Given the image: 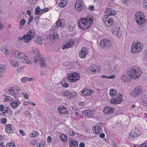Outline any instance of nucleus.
<instances>
[{"mask_svg": "<svg viewBox=\"0 0 147 147\" xmlns=\"http://www.w3.org/2000/svg\"><path fill=\"white\" fill-rule=\"evenodd\" d=\"M93 22V18L89 16H87L86 18H81L78 24L79 27L82 30H85L91 26Z\"/></svg>", "mask_w": 147, "mask_h": 147, "instance_id": "nucleus-1", "label": "nucleus"}, {"mask_svg": "<svg viewBox=\"0 0 147 147\" xmlns=\"http://www.w3.org/2000/svg\"><path fill=\"white\" fill-rule=\"evenodd\" d=\"M127 73L130 78L135 79L140 77L142 71L140 68L134 66L130 68Z\"/></svg>", "mask_w": 147, "mask_h": 147, "instance_id": "nucleus-2", "label": "nucleus"}, {"mask_svg": "<svg viewBox=\"0 0 147 147\" xmlns=\"http://www.w3.org/2000/svg\"><path fill=\"white\" fill-rule=\"evenodd\" d=\"M11 54L14 57L16 58L24 59L25 63L28 64H31L32 62L27 59V56L24 53L17 50H13L11 51Z\"/></svg>", "mask_w": 147, "mask_h": 147, "instance_id": "nucleus-3", "label": "nucleus"}, {"mask_svg": "<svg viewBox=\"0 0 147 147\" xmlns=\"http://www.w3.org/2000/svg\"><path fill=\"white\" fill-rule=\"evenodd\" d=\"M144 17L143 13L142 12H137L135 14V19L137 24L139 25H142L145 23Z\"/></svg>", "mask_w": 147, "mask_h": 147, "instance_id": "nucleus-4", "label": "nucleus"}, {"mask_svg": "<svg viewBox=\"0 0 147 147\" xmlns=\"http://www.w3.org/2000/svg\"><path fill=\"white\" fill-rule=\"evenodd\" d=\"M20 90V88L19 87L15 86L14 87L9 88L5 90L6 93L9 95L10 94L14 96L15 98L17 97V94Z\"/></svg>", "mask_w": 147, "mask_h": 147, "instance_id": "nucleus-5", "label": "nucleus"}, {"mask_svg": "<svg viewBox=\"0 0 147 147\" xmlns=\"http://www.w3.org/2000/svg\"><path fill=\"white\" fill-rule=\"evenodd\" d=\"M142 49L143 46L141 43H133L131 46V52L133 53L136 54L141 51Z\"/></svg>", "mask_w": 147, "mask_h": 147, "instance_id": "nucleus-6", "label": "nucleus"}, {"mask_svg": "<svg viewBox=\"0 0 147 147\" xmlns=\"http://www.w3.org/2000/svg\"><path fill=\"white\" fill-rule=\"evenodd\" d=\"M122 95L119 94L115 95L112 98H111L110 103L114 104H117L120 103L122 101Z\"/></svg>", "mask_w": 147, "mask_h": 147, "instance_id": "nucleus-7", "label": "nucleus"}, {"mask_svg": "<svg viewBox=\"0 0 147 147\" xmlns=\"http://www.w3.org/2000/svg\"><path fill=\"white\" fill-rule=\"evenodd\" d=\"M36 55V56L34 59V62L35 63L37 62L38 60L40 65L43 68L45 67L46 63L45 62L44 59L43 58L40 57L39 52L38 51H37Z\"/></svg>", "mask_w": 147, "mask_h": 147, "instance_id": "nucleus-8", "label": "nucleus"}, {"mask_svg": "<svg viewBox=\"0 0 147 147\" xmlns=\"http://www.w3.org/2000/svg\"><path fill=\"white\" fill-rule=\"evenodd\" d=\"M67 75V78L69 81L71 82H75L80 78L79 74L76 73L68 74Z\"/></svg>", "mask_w": 147, "mask_h": 147, "instance_id": "nucleus-9", "label": "nucleus"}, {"mask_svg": "<svg viewBox=\"0 0 147 147\" xmlns=\"http://www.w3.org/2000/svg\"><path fill=\"white\" fill-rule=\"evenodd\" d=\"M103 20L105 23L106 26L108 27L110 26L114 23L113 18H109L108 16L105 15L103 18Z\"/></svg>", "mask_w": 147, "mask_h": 147, "instance_id": "nucleus-10", "label": "nucleus"}, {"mask_svg": "<svg viewBox=\"0 0 147 147\" xmlns=\"http://www.w3.org/2000/svg\"><path fill=\"white\" fill-rule=\"evenodd\" d=\"M58 113L60 115L68 114V111L67 108L64 106H61L59 107L58 109Z\"/></svg>", "mask_w": 147, "mask_h": 147, "instance_id": "nucleus-11", "label": "nucleus"}, {"mask_svg": "<svg viewBox=\"0 0 147 147\" xmlns=\"http://www.w3.org/2000/svg\"><path fill=\"white\" fill-rule=\"evenodd\" d=\"M116 11L109 8H107L106 9L105 12V15L107 16H114L116 14Z\"/></svg>", "mask_w": 147, "mask_h": 147, "instance_id": "nucleus-12", "label": "nucleus"}, {"mask_svg": "<svg viewBox=\"0 0 147 147\" xmlns=\"http://www.w3.org/2000/svg\"><path fill=\"white\" fill-rule=\"evenodd\" d=\"M88 53V50L85 47H84L82 48L81 51L79 53V56L81 58H85Z\"/></svg>", "mask_w": 147, "mask_h": 147, "instance_id": "nucleus-13", "label": "nucleus"}, {"mask_svg": "<svg viewBox=\"0 0 147 147\" xmlns=\"http://www.w3.org/2000/svg\"><path fill=\"white\" fill-rule=\"evenodd\" d=\"M110 41L106 39L102 40L100 42V45L102 48H104L106 47H109L110 45Z\"/></svg>", "mask_w": 147, "mask_h": 147, "instance_id": "nucleus-14", "label": "nucleus"}, {"mask_svg": "<svg viewBox=\"0 0 147 147\" xmlns=\"http://www.w3.org/2000/svg\"><path fill=\"white\" fill-rule=\"evenodd\" d=\"M69 144L71 147L77 146L78 145V142L76 140H74L73 138H70L69 140Z\"/></svg>", "mask_w": 147, "mask_h": 147, "instance_id": "nucleus-15", "label": "nucleus"}, {"mask_svg": "<svg viewBox=\"0 0 147 147\" xmlns=\"http://www.w3.org/2000/svg\"><path fill=\"white\" fill-rule=\"evenodd\" d=\"M141 88V86L135 87L133 92V96H136L141 93L142 92Z\"/></svg>", "mask_w": 147, "mask_h": 147, "instance_id": "nucleus-16", "label": "nucleus"}, {"mask_svg": "<svg viewBox=\"0 0 147 147\" xmlns=\"http://www.w3.org/2000/svg\"><path fill=\"white\" fill-rule=\"evenodd\" d=\"M115 109L109 106H106L105 107L104 112L106 114L111 113L115 112Z\"/></svg>", "mask_w": 147, "mask_h": 147, "instance_id": "nucleus-17", "label": "nucleus"}, {"mask_svg": "<svg viewBox=\"0 0 147 147\" xmlns=\"http://www.w3.org/2000/svg\"><path fill=\"white\" fill-rule=\"evenodd\" d=\"M93 111L90 109L84 110L82 112L83 115L87 116L89 117H92L93 116Z\"/></svg>", "mask_w": 147, "mask_h": 147, "instance_id": "nucleus-18", "label": "nucleus"}, {"mask_svg": "<svg viewBox=\"0 0 147 147\" xmlns=\"http://www.w3.org/2000/svg\"><path fill=\"white\" fill-rule=\"evenodd\" d=\"M120 28L119 26L117 25L115 28L114 31H112V33L114 36H116L118 37H120L121 36V33L119 32V30Z\"/></svg>", "mask_w": 147, "mask_h": 147, "instance_id": "nucleus-19", "label": "nucleus"}, {"mask_svg": "<svg viewBox=\"0 0 147 147\" xmlns=\"http://www.w3.org/2000/svg\"><path fill=\"white\" fill-rule=\"evenodd\" d=\"M100 67L99 66H97L96 65H94L90 67V70L91 72H95L96 71H99L100 70Z\"/></svg>", "mask_w": 147, "mask_h": 147, "instance_id": "nucleus-20", "label": "nucleus"}, {"mask_svg": "<svg viewBox=\"0 0 147 147\" xmlns=\"http://www.w3.org/2000/svg\"><path fill=\"white\" fill-rule=\"evenodd\" d=\"M74 44V42L73 41H70L65 43L62 47L63 49H65L66 48H70Z\"/></svg>", "mask_w": 147, "mask_h": 147, "instance_id": "nucleus-21", "label": "nucleus"}, {"mask_svg": "<svg viewBox=\"0 0 147 147\" xmlns=\"http://www.w3.org/2000/svg\"><path fill=\"white\" fill-rule=\"evenodd\" d=\"M9 62L11 65L14 67H18L19 66V62L15 59H10Z\"/></svg>", "mask_w": 147, "mask_h": 147, "instance_id": "nucleus-22", "label": "nucleus"}, {"mask_svg": "<svg viewBox=\"0 0 147 147\" xmlns=\"http://www.w3.org/2000/svg\"><path fill=\"white\" fill-rule=\"evenodd\" d=\"M91 90L90 89L84 90L82 91L81 93L82 96H87L91 94Z\"/></svg>", "mask_w": 147, "mask_h": 147, "instance_id": "nucleus-23", "label": "nucleus"}, {"mask_svg": "<svg viewBox=\"0 0 147 147\" xmlns=\"http://www.w3.org/2000/svg\"><path fill=\"white\" fill-rule=\"evenodd\" d=\"M121 79L122 82L124 83H126L129 82L131 81L130 78L127 76H125V75H121Z\"/></svg>", "mask_w": 147, "mask_h": 147, "instance_id": "nucleus-24", "label": "nucleus"}, {"mask_svg": "<svg viewBox=\"0 0 147 147\" xmlns=\"http://www.w3.org/2000/svg\"><path fill=\"white\" fill-rule=\"evenodd\" d=\"M82 2H79V1H77L75 5V7L79 11H81L82 9Z\"/></svg>", "mask_w": 147, "mask_h": 147, "instance_id": "nucleus-25", "label": "nucleus"}, {"mask_svg": "<svg viewBox=\"0 0 147 147\" xmlns=\"http://www.w3.org/2000/svg\"><path fill=\"white\" fill-rule=\"evenodd\" d=\"M34 37H18V40H23L24 42L29 43L32 39Z\"/></svg>", "mask_w": 147, "mask_h": 147, "instance_id": "nucleus-26", "label": "nucleus"}, {"mask_svg": "<svg viewBox=\"0 0 147 147\" xmlns=\"http://www.w3.org/2000/svg\"><path fill=\"white\" fill-rule=\"evenodd\" d=\"M131 132L134 135L137 136V138L141 134V131L136 128L133 129Z\"/></svg>", "mask_w": 147, "mask_h": 147, "instance_id": "nucleus-27", "label": "nucleus"}, {"mask_svg": "<svg viewBox=\"0 0 147 147\" xmlns=\"http://www.w3.org/2000/svg\"><path fill=\"white\" fill-rule=\"evenodd\" d=\"M64 24L60 20H58L55 23V27L56 28H57L60 27H63Z\"/></svg>", "mask_w": 147, "mask_h": 147, "instance_id": "nucleus-28", "label": "nucleus"}, {"mask_svg": "<svg viewBox=\"0 0 147 147\" xmlns=\"http://www.w3.org/2000/svg\"><path fill=\"white\" fill-rule=\"evenodd\" d=\"M69 94L68 96H69L70 98H74L76 95V92L72 90L69 92Z\"/></svg>", "mask_w": 147, "mask_h": 147, "instance_id": "nucleus-29", "label": "nucleus"}, {"mask_svg": "<svg viewBox=\"0 0 147 147\" xmlns=\"http://www.w3.org/2000/svg\"><path fill=\"white\" fill-rule=\"evenodd\" d=\"M60 137L61 140L64 142H66L67 141V137L66 135L63 134H62L60 135Z\"/></svg>", "mask_w": 147, "mask_h": 147, "instance_id": "nucleus-30", "label": "nucleus"}, {"mask_svg": "<svg viewBox=\"0 0 147 147\" xmlns=\"http://www.w3.org/2000/svg\"><path fill=\"white\" fill-rule=\"evenodd\" d=\"M137 138V136L134 135L132 133L131 131L129 134V138L130 140L133 141L134 140V139Z\"/></svg>", "mask_w": 147, "mask_h": 147, "instance_id": "nucleus-31", "label": "nucleus"}, {"mask_svg": "<svg viewBox=\"0 0 147 147\" xmlns=\"http://www.w3.org/2000/svg\"><path fill=\"white\" fill-rule=\"evenodd\" d=\"M45 141L44 140L40 141L39 144L36 145V147H45Z\"/></svg>", "mask_w": 147, "mask_h": 147, "instance_id": "nucleus-32", "label": "nucleus"}, {"mask_svg": "<svg viewBox=\"0 0 147 147\" xmlns=\"http://www.w3.org/2000/svg\"><path fill=\"white\" fill-rule=\"evenodd\" d=\"M116 93V91L115 90L111 89L110 91L109 94L110 96H112L113 97L115 95H117Z\"/></svg>", "mask_w": 147, "mask_h": 147, "instance_id": "nucleus-33", "label": "nucleus"}, {"mask_svg": "<svg viewBox=\"0 0 147 147\" xmlns=\"http://www.w3.org/2000/svg\"><path fill=\"white\" fill-rule=\"evenodd\" d=\"M28 34H29V37H34L35 36L34 30L33 29H31L29 30Z\"/></svg>", "mask_w": 147, "mask_h": 147, "instance_id": "nucleus-34", "label": "nucleus"}, {"mask_svg": "<svg viewBox=\"0 0 147 147\" xmlns=\"http://www.w3.org/2000/svg\"><path fill=\"white\" fill-rule=\"evenodd\" d=\"M21 102L20 101H19L18 102L17 101H13L11 103V105L13 108L16 107L18 104H20Z\"/></svg>", "mask_w": 147, "mask_h": 147, "instance_id": "nucleus-35", "label": "nucleus"}, {"mask_svg": "<svg viewBox=\"0 0 147 147\" xmlns=\"http://www.w3.org/2000/svg\"><path fill=\"white\" fill-rule=\"evenodd\" d=\"M34 40L35 42L39 44H41L42 43V39L41 37H36Z\"/></svg>", "mask_w": 147, "mask_h": 147, "instance_id": "nucleus-36", "label": "nucleus"}, {"mask_svg": "<svg viewBox=\"0 0 147 147\" xmlns=\"http://www.w3.org/2000/svg\"><path fill=\"white\" fill-rule=\"evenodd\" d=\"M15 144V142L13 141L11 143H7L6 145V147H16V146Z\"/></svg>", "mask_w": 147, "mask_h": 147, "instance_id": "nucleus-37", "label": "nucleus"}, {"mask_svg": "<svg viewBox=\"0 0 147 147\" xmlns=\"http://www.w3.org/2000/svg\"><path fill=\"white\" fill-rule=\"evenodd\" d=\"M97 126L95 125L93 127L92 129L94 133L96 134H98L100 133V131H98V130L97 129Z\"/></svg>", "mask_w": 147, "mask_h": 147, "instance_id": "nucleus-38", "label": "nucleus"}, {"mask_svg": "<svg viewBox=\"0 0 147 147\" xmlns=\"http://www.w3.org/2000/svg\"><path fill=\"white\" fill-rule=\"evenodd\" d=\"M39 133L38 131H33L32 132L30 133V136L31 137H35Z\"/></svg>", "mask_w": 147, "mask_h": 147, "instance_id": "nucleus-39", "label": "nucleus"}, {"mask_svg": "<svg viewBox=\"0 0 147 147\" xmlns=\"http://www.w3.org/2000/svg\"><path fill=\"white\" fill-rule=\"evenodd\" d=\"M26 21L24 19H22L20 22V27L22 26V27L24 26V24L26 23Z\"/></svg>", "mask_w": 147, "mask_h": 147, "instance_id": "nucleus-40", "label": "nucleus"}, {"mask_svg": "<svg viewBox=\"0 0 147 147\" xmlns=\"http://www.w3.org/2000/svg\"><path fill=\"white\" fill-rule=\"evenodd\" d=\"M5 70V66L1 64H0V73L2 74V72Z\"/></svg>", "mask_w": 147, "mask_h": 147, "instance_id": "nucleus-41", "label": "nucleus"}, {"mask_svg": "<svg viewBox=\"0 0 147 147\" xmlns=\"http://www.w3.org/2000/svg\"><path fill=\"white\" fill-rule=\"evenodd\" d=\"M61 84L63 86L66 88H68L69 87V84L65 81L62 82Z\"/></svg>", "mask_w": 147, "mask_h": 147, "instance_id": "nucleus-42", "label": "nucleus"}, {"mask_svg": "<svg viewBox=\"0 0 147 147\" xmlns=\"http://www.w3.org/2000/svg\"><path fill=\"white\" fill-rule=\"evenodd\" d=\"M61 94L64 96H68L69 94V92L67 91H63L61 92Z\"/></svg>", "mask_w": 147, "mask_h": 147, "instance_id": "nucleus-43", "label": "nucleus"}, {"mask_svg": "<svg viewBox=\"0 0 147 147\" xmlns=\"http://www.w3.org/2000/svg\"><path fill=\"white\" fill-rule=\"evenodd\" d=\"M140 103L145 106H147V101L145 99H142L141 100Z\"/></svg>", "mask_w": 147, "mask_h": 147, "instance_id": "nucleus-44", "label": "nucleus"}, {"mask_svg": "<svg viewBox=\"0 0 147 147\" xmlns=\"http://www.w3.org/2000/svg\"><path fill=\"white\" fill-rule=\"evenodd\" d=\"M40 7L39 6H37L35 9V15H37L38 13H39V11L40 10Z\"/></svg>", "mask_w": 147, "mask_h": 147, "instance_id": "nucleus-45", "label": "nucleus"}, {"mask_svg": "<svg viewBox=\"0 0 147 147\" xmlns=\"http://www.w3.org/2000/svg\"><path fill=\"white\" fill-rule=\"evenodd\" d=\"M67 4L66 1L65 2H61V3L59 4V6L61 8L64 7Z\"/></svg>", "mask_w": 147, "mask_h": 147, "instance_id": "nucleus-46", "label": "nucleus"}, {"mask_svg": "<svg viewBox=\"0 0 147 147\" xmlns=\"http://www.w3.org/2000/svg\"><path fill=\"white\" fill-rule=\"evenodd\" d=\"M6 128L5 129V130L6 131H8V129H9L10 127H12V125L11 124H7L6 125Z\"/></svg>", "mask_w": 147, "mask_h": 147, "instance_id": "nucleus-47", "label": "nucleus"}, {"mask_svg": "<svg viewBox=\"0 0 147 147\" xmlns=\"http://www.w3.org/2000/svg\"><path fill=\"white\" fill-rule=\"evenodd\" d=\"M33 16H30L28 22V25H30V22L33 20Z\"/></svg>", "mask_w": 147, "mask_h": 147, "instance_id": "nucleus-48", "label": "nucleus"}, {"mask_svg": "<svg viewBox=\"0 0 147 147\" xmlns=\"http://www.w3.org/2000/svg\"><path fill=\"white\" fill-rule=\"evenodd\" d=\"M50 36L51 37H59V34L57 32H55L53 34H51Z\"/></svg>", "mask_w": 147, "mask_h": 147, "instance_id": "nucleus-49", "label": "nucleus"}, {"mask_svg": "<svg viewBox=\"0 0 147 147\" xmlns=\"http://www.w3.org/2000/svg\"><path fill=\"white\" fill-rule=\"evenodd\" d=\"M3 96L5 97V98L3 99V101L4 102H6L8 101V99H8L7 96L6 95L4 94H3Z\"/></svg>", "mask_w": 147, "mask_h": 147, "instance_id": "nucleus-50", "label": "nucleus"}, {"mask_svg": "<svg viewBox=\"0 0 147 147\" xmlns=\"http://www.w3.org/2000/svg\"><path fill=\"white\" fill-rule=\"evenodd\" d=\"M30 143L32 145H35L37 143V140H32L30 142Z\"/></svg>", "mask_w": 147, "mask_h": 147, "instance_id": "nucleus-51", "label": "nucleus"}, {"mask_svg": "<svg viewBox=\"0 0 147 147\" xmlns=\"http://www.w3.org/2000/svg\"><path fill=\"white\" fill-rule=\"evenodd\" d=\"M1 122L3 124H5L7 122L6 119L5 118H2L1 119Z\"/></svg>", "mask_w": 147, "mask_h": 147, "instance_id": "nucleus-52", "label": "nucleus"}, {"mask_svg": "<svg viewBox=\"0 0 147 147\" xmlns=\"http://www.w3.org/2000/svg\"><path fill=\"white\" fill-rule=\"evenodd\" d=\"M27 79H28V77H23L22 78H21V81L22 82H24L27 81H28Z\"/></svg>", "mask_w": 147, "mask_h": 147, "instance_id": "nucleus-53", "label": "nucleus"}, {"mask_svg": "<svg viewBox=\"0 0 147 147\" xmlns=\"http://www.w3.org/2000/svg\"><path fill=\"white\" fill-rule=\"evenodd\" d=\"M7 132L9 134L10 133H14V131L11 128V127H10L9 129H8V131H7Z\"/></svg>", "mask_w": 147, "mask_h": 147, "instance_id": "nucleus-54", "label": "nucleus"}, {"mask_svg": "<svg viewBox=\"0 0 147 147\" xmlns=\"http://www.w3.org/2000/svg\"><path fill=\"white\" fill-rule=\"evenodd\" d=\"M69 134L72 136H74L75 135V132L73 130H71L69 131Z\"/></svg>", "mask_w": 147, "mask_h": 147, "instance_id": "nucleus-55", "label": "nucleus"}, {"mask_svg": "<svg viewBox=\"0 0 147 147\" xmlns=\"http://www.w3.org/2000/svg\"><path fill=\"white\" fill-rule=\"evenodd\" d=\"M19 133L23 136H25L26 134L24 131L22 129H20L19 131Z\"/></svg>", "mask_w": 147, "mask_h": 147, "instance_id": "nucleus-56", "label": "nucleus"}, {"mask_svg": "<svg viewBox=\"0 0 147 147\" xmlns=\"http://www.w3.org/2000/svg\"><path fill=\"white\" fill-rule=\"evenodd\" d=\"M3 52L4 53H5L6 55H9V52L8 50L6 48V49H5V51H4L3 50Z\"/></svg>", "mask_w": 147, "mask_h": 147, "instance_id": "nucleus-57", "label": "nucleus"}, {"mask_svg": "<svg viewBox=\"0 0 147 147\" xmlns=\"http://www.w3.org/2000/svg\"><path fill=\"white\" fill-rule=\"evenodd\" d=\"M143 5L144 7L147 8V0H144Z\"/></svg>", "mask_w": 147, "mask_h": 147, "instance_id": "nucleus-58", "label": "nucleus"}, {"mask_svg": "<svg viewBox=\"0 0 147 147\" xmlns=\"http://www.w3.org/2000/svg\"><path fill=\"white\" fill-rule=\"evenodd\" d=\"M5 108L4 106L2 105H0V111L2 112L4 111V109Z\"/></svg>", "mask_w": 147, "mask_h": 147, "instance_id": "nucleus-59", "label": "nucleus"}, {"mask_svg": "<svg viewBox=\"0 0 147 147\" xmlns=\"http://www.w3.org/2000/svg\"><path fill=\"white\" fill-rule=\"evenodd\" d=\"M52 138L51 136H49L47 138V141L48 143H51V142Z\"/></svg>", "mask_w": 147, "mask_h": 147, "instance_id": "nucleus-60", "label": "nucleus"}, {"mask_svg": "<svg viewBox=\"0 0 147 147\" xmlns=\"http://www.w3.org/2000/svg\"><path fill=\"white\" fill-rule=\"evenodd\" d=\"M22 94L24 96L25 98L26 99H28V95L27 94L23 93Z\"/></svg>", "mask_w": 147, "mask_h": 147, "instance_id": "nucleus-61", "label": "nucleus"}, {"mask_svg": "<svg viewBox=\"0 0 147 147\" xmlns=\"http://www.w3.org/2000/svg\"><path fill=\"white\" fill-rule=\"evenodd\" d=\"M115 75H113L112 76H107V78L109 79H113L115 78Z\"/></svg>", "mask_w": 147, "mask_h": 147, "instance_id": "nucleus-62", "label": "nucleus"}, {"mask_svg": "<svg viewBox=\"0 0 147 147\" xmlns=\"http://www.w3.org/2000/svg\"><path fill=\"white\" fill-rule=\"evenodd\" d=\"M39 20V18L38 16H36L35 19H34V21L36 23V24H37L38 22V21Z\"/></svg>", "mask_w": 147, "mask_h": 147, "instance_id": "nucleus-63", "label": "nucleus"}, {"mask_svg": "<svg viewBox=\"0 0 147 147\" xmlns=\"http://www.w3.org/2000/svg\"><path fill=\"white\" fill-rule=\"evenodd\" d=\"M84 143L83 142H81L79 144V147H84L85 146Z\"/></svg>", "mask_w": 147, "mask_h": 147, "instance_id": "nucleus-64", "label": "nucleus"}]
</instances>
